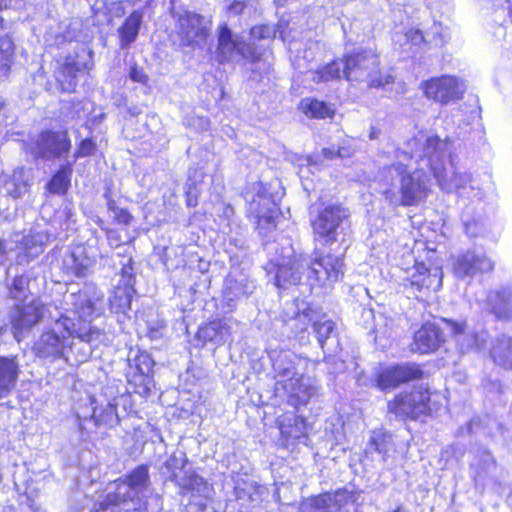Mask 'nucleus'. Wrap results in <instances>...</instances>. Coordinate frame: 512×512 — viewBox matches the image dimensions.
Listing matches in <instances>:
<instances>
[{
    "label": "nucleus",
    "mask_w": 512,
    "mask_h": 512,
    "mask_svg": "<svg viewBox=\"0 0 512 512\" xmlns=\"http://www.w3.org/2000/svg\"><path fill=\"white\" fill-rule=\"evenodd\" d=\"M394 512H407L405 509L399 507Z\"/></svg>",
    "instance_id": "64"
},
{
    "label": "nucleus",
    "mask_w": 512,
    "mask_h": 512,
    "mask_svg": "<svg viewBox=\"0 0 512 512\" xmlns=\"http://www.w3.org/2000/svg\"><path fill=\"white\" fill-rule=\"evenodd\" d=\"M82 52V56L77 55L76 60H68L62 67L58 81L64 91H74L77 85V73L89 71L93 68L92 52L89 51L86 53L84 50Z\"/></svg>",
    "instance_id": "21"
},
{
    "label": "nucleus",
    "mask_w": 512,
    "mask_h": 512,
    "mask_svg": "<svg viewBox=\"0 0 512 512\" xmlns=\"http://www.w3.org/2000/svg\"><path fill=\"white\" fill-rule=\"evenodd\" d=\"M422 371L415 364L396 365L383 369L377 377V386L381 390L396 387L402 382L421 377Z\"/></svg>",
    "instance_id": "19"
},
{
    "label": "nucleus",
    "mask_w": 512,
    "mask_h": 512,
    "mask_svg": "<svg viewBox=\"0 0 512 512\" xmlns=\"http://www.w3.org/2000/svg\"><path fill=\"white\" fill-rule=\"evenodd\" d=\"M303 161L305 162V167L304 164H301L299 168L298 174L300 178H306L307 173L310 171V169L316 167L317 165V162L314 161L313 157H306L305 159H303Z\"/></svg>",
    "instance_id": "49"
},
{
    "label": "nucleus",
    "mask_w": 512,
    "mask_h": 512,
    "mask_svg": "<svg viewBox=\"0 0 512 512\" xmlns=\"http://www.w3.org/2000/svg\"><path fill=\"white\" fill-rule=\"evenodd\" d=\"M195 121L198 123L201 130H207L209 127V120L205 117H197Z\"/></svg>",
    "instance_id": "54"
},
{
    "label": "nucleus",
    "mask_w": 512,
    "mask_h": 512,
    "mask_svg": "<svg viewBox=\"0 0 512 512\" xmlns=\"http://www.w3.org/2000/svg\"><path fill=\"white\" fill-rule=\"evenodd\" d=\"M275 373V391L287 396L288 403L294 407L306 405L316 394L314 382L304 376L306 360L290 350L273 351L270 354Z\"/></svg>",
    "instance_id": "5"
},
{
    "label": "nucleus",
    "mask_w": 512,
    "mask_h": 512,
    "mask_svg": "<svg viewBox=\"0 0 512 512\" xmlns=\"http://www.w3.org/2000/svg\"><path fill=\"white\" fill-rule=\"evenodd\" d=\"M6 250V246L2 240H0V255L4 254Z\"/></svg>",
    "instance_id": "60"
},
{
    "label": "nucleus",
    "mask_w": 512,
    "mask_h": 512,
    "mask_svg": "<svg viewBox=\"0 0 512 512\" xmlns=\"http://www.w3.org/2000/svg\"><path fill=\"white\" fill-rule=\"evenodd\" d=\"M236 326L238 322L232 318L214 320L200 327L197 336L199 340L217 345L231 343Z\"/></svg>",
    "instance_id": "18"
},
{
    "label": "nucleus",
    "mask_w": 512,
    "mask_h": 512,
    "mask_svg": "<svg viewBox=\"0 0 512 512\" xmlns=\"http://www.w3.org/2000/svg\"><path fill=\"white\" fill-rule=\"evenodd\" d=\"M129 75L134 82L138 83L144 84L148 79L147 75L137 67H131Z\"/></svg>",
    "instance_id": "50"
},
{
    "label": "nucleus",
    "mask_w": 512,
    "mask_h": 512,
    "mask_svg": "<svg viewBox=\"0 0 512 512\" xmlns=\"http://www.w3.org/2000/svg\"><path fill=\"white\" fill-rule=\"evenodd\" d=\"M1 512H14V509L11 506H6L1 510Z\"/></svg>",
    "instance_id": "61"
},
{
    "label": "nucleus",
    "mask_w": 512,
    "mask_h": 512,
    "mask_svg": "<svg viewBox=\"0 0 512 512\" xmlns=\"http://www.w3.org/2000/svg\"><path fill=\"white\" fill-rule=\"evenodd\" d=\"M276 30L273 26L263 24L259 26H254L251 28L250 35L252 39L255 40H265L272 39L276 36Z\"/></svg>",
    "instance_id": "45"
},
{
    "label": "nucleus",
    "mask_w": 512,
    "mask_h": 512,
    "mask_svg": "<svg viewBox=\"0 0 512 512\" xmlns=\"http://www.w3.org/2000/svg\"><path fill=\"white\" fill-rule=\"evenodd\" d=\"M322 156L327 160H332L337 157V149L335 148H323Z\"/></svg>",
    "instance_id": "53"
},
{
    "label": "nucleus",
    "mask_w": 512,
    "mask_h": 512,
    "mask_svg": "<svg viewBox=\"0 0 512 512\" xmlns=\"http://www.w3.org/2000/svg\"><path fill=\"white\" fill-rule=\"evenodd\" d=\"M279 429L286 439L299 440L307 433L305 419L295 415L279 420Z\"/></svg>",
    "instance_id": "34"
},
{
    "label": "nucleus",
    "mask_w": 512,
    "mask_h": 512,
    "mask_svg": "<svg viewBox=\"0 0 512 512\" xmlns=\"http://www.w3.org/2000/svg\"><path fill=\"white\" fill-rule=\"evenodd\" d=\"M19 374L17 356H0V405L6 403V399L15 389Z\"/></svg>",
    "instance_id": "23"
},
{
    "label": "nucleus",
    "mask_w": 512,
    "mask_h": 512,
    "mask_svg": "<svg viewBox=\"0 0 512 512\" xmlns=\"http://www.w3.org/2000/svg\"><path fill=\"white\" fill-rule=\"evenodd\" d=\"M451 266L455 277L472 278L479 273L490 272L494 262L480 249H469L451 257Z\"/></svg>",
    "instance_id": "13"
},
{
    "label": "nucleus",
    "mask_w": 512,
    "mask_h": 512,
    "mask_svg": "<svg viewBox=\"0 0 512 512\" xmlns=\"http://www.w3.org/2000/svg\"><path fill=\"white\" fill-rule=\"evenodd\" d=\"M243 3L241 2H235L233 3L231 6H230V10L233 11V12H236V13H239L242 11L243 9Z\"/></svg>",
    "instance_id": "56"
},
{
    "label": "nucleus",
    "mask_w": 512,
    "mask_h": 512,
    "mask_svg": "<svg viewBox=\"0 0 512 512\" xmlns=\"http://www.w3.org/2000/svg\"><path fill=\"white\" fill-rule=\"evenodd\" d=\"M131 270V268H129ZM124 287H117L110 298L111 308L116 311H124L130 308L134 289L131 282V274L128 268H123Z\"/></svg>",
    "instance_id": "29"
},
{
    "label": "nucleus",
    "mask_w": 512,
    "mask_h": 512,
    "mask_svg": "<svg viewBox=\"0 0 512 512\" xmlns=\"http://www.w3.org/2000/svg\"><path fill=\"white\" fill-rule=\"evenodd\" d=\"M187 457L184 452H174L165 462V468L170 472V478L177 483L182 479L181 473L187 474L185 466L187 464Z\"/></svg>",
    "instance_id": "39"
},
{
    "label": "nucleus",
    "mask_w": 512,
    "mask_h": 512,
    "mask_svg": "<svg viewBox=\"0 0 512 512\" xmlns=\"http://www.w3.org/2000/svg\"><path fill=\"white\" fill-rule=\"evenodd\" d=\"M72 164L62 165L51 180L47 183V189L53 194H64L70 186Z\"/></svg>",
    "instance_id": "36"
},
{
    "label": "nucleus",
    "mask_w": 512,
    "mask_h": 512,
    "mask_svg": "<svg viewBox=\"0 0 512 512\" xmlns=\"http://www.w3.org/2000/svg\"><path fill=\"white\" fill-rule=\"evenodd\" d=\"M435 35H439L438 37H433V39L429 40V42H433L435 46L442 45L443 40L440 35L441 25L434 23L433 25ZM427 36L423 35V32L419 28H408L404 33H396L393 37V41L399 45H403L406 43L411 44L412 46L419 47L420 45L428 42Z\"/></svg>",
    "instance_id": "28"
},
{
    "label": "nucleus",
    "mask_w": 512,
    "mask_h": 512,
    "mask_svg": "<svg viewBox=\"0 0 512 512\" xmlns=\"http://www.w3.org/2000/svg\"><path fill=\"white\" fill-rule=\"evenodd\" d=\"M424 151L420 146L411 150L408 141L405 149L395 151V161L383 167L379 174V192L393 206H414L426 199L430 192L429 177L424 171Z\"/></svg>",
    "instance_id": "2"
},
{
    "label": "nucleus",
    "mask_w": 512,
    "mask_h": 512,
    "mask_svg": "<svg viewBox=\"0 0 512 512\" xmlns=\"http://www.w3.org/2000/svg\"><path fill=\"white\" fill-rule=\"evenodd\" d=\"M125 3H130L129 0L126 1H117L112 3L111 11L116 17H121L125 14Z\"/></svg>",
    "instance_id": "51"
},
{
    "label": "nucleus",
    "mask_w": 512,
    "mask_h": 512,
    "mask_svg": "<svg viewBox=\"0 0 512 512\" xmlns=\"http://www.w3.org/2000/svg\"><path fill=\"white\" fill-rule=\"evenodd\" d=\"M108 209L113 213V217L119 224L129 225L132 216L125 209L118 208L113 200H108Z\"/></svg>",
    "instance_id": "46"
},
{
    "label": "nucleus",
    "mask_w": 512,
    "mask_h": 512,
    "mask_svg": "<svg viewBox=\"0 0 512 512\" xmlns=\"http://www.w3.org/2000/svg\"><path fill=\"white\" fill-rule=\"evenodd\" d=\"M92 418L97 425L113 427L118 424L117 404L108 402L105 406L93 408Z\"/></svg>",
    "instance_id": "37"
},
{
    "label": "nucleus",
    "mask_w": 512,
    "mask_h": 512,
    "mask_svg": "<svg viewBox=\"0 0 512 512\" xmlns=\"http://www.w3.org/2000/svg\"><path fill=\"white\" fill-rule=\"evenodd\" d=\"M187 204L190 207H194L197 205V196L196 194H193L192 191L187 192Z\"/></svg>",
    "instance_id": "55"
},
{
    "label": "nucleus",
    "mask_w": 512,
    "mask_h": 512,
    "mask_svg": "<svg viewBox=\"0 0 512 512\" xmlns=\"http://www.w3.org/2000/svg\"><path fill=\"white\" fill-rule=\"evenodd\" d=\"M71 141L66 131H45L31 139L26 150L35 158L53 159L68 153Z\"/></svg>",
    "instance_id": "12"
},
{
    "label": "nucleus",
    "mask_w": 512,
    "mask_h": 512,
    "mask_svg": "<svg viewBox=\"0 0 512 512\" xmlns=\"http://www.w3.org/2000/svg\"><path fill=\"white\" fill-rule=\"evenodd\" d=\"M246 199L247 211L254 218L258 228L264 230L273 228L275 218L278 216V206L269 188L262 183H256L253 185V191L246 193Z\"/></svg>",
    "instance_id": "7"
},
{
    "label": "nucleus",
    "mask_w": 512,
    "mask_h": 512,
    "mask_svg": "<svg viewBox=\"0 0 512 512\" xmlns=\"http://www.w3.org/2000/svg\"><path fill=\"white\" fill-rule=\"evenodd\" d=\"M354 152H355V149L352 147V145L349 143V141H344L337 148V157L338 158H349L354 154Z\"/></svg>",
    "instance_id": "48"
},
{
    "label": "nucleus",
    "mask_w": 512,
    "mask_h": 512,
    "mask_svg": "<svg viewBox=\"0 0 512 512\" xmlns=\"http://www.w3.org/2000/svg\"><path fill=\"white\" fill-rule=\"evenodd\" d=\"M348 211L339 205L328 206L313 221V230L321 240L332 243L344 234Z\"/></svg>",
    "instance_id": "11"
},
{
    "label": "nucleus",
    "mask_w": 512,
    "mask_h": 512,
    "mask_svg": "<svg viewBox=\"0 0 512 512\" xmlns=\"http://www.w3.org/2000/svg\"><path fill=\"white\" fill-rule=\"evenodd\" d=\"M327 494L330 496L329 507L331 512L341 509L343 506L348 504L352 499V494L346 489H341L335 491L334 493Z\"/></svg>",
    "instance_id": "44"
},
{
    "label": "nucleus",
    "mask_w": 512,
    "mask_h": 512,
    "mask_svg": "<svg viewBox=\"0 0 512 512\" xmlns=\"http://www.w3.org/2000/svg\"><path fill=\"white\" fill-rule=\"evenodd\" d=\"M178 484L185 489L196 491L200 497L199 505L203 506V511L206 510L212 488L203 477L195 473H187L182 479H179Z\"/></svg>",
    "instance_id": "30"
},
{
    "label": "nucleus",
    "mask_w": 512,
    "mask_h": 512,
    "mask_svg": "<svg viewBox=\"0 0 512 512\" xmlns=\"http://www.w3.org/2000/svg\"><path fill=\"white\" fill-rule=\"evenodd\" d=\"M379 134H380V130H379L378 128H376V127H371V129H370V134H369V138H370V139H372V140H373V139H377V138H378V136H379Z\"/></svg>",
    "instance_id": "57"
},
{
    "label": "nucleus",
    "mask_w": 512,
    "mask_h": 512,
    "mask_svg": "<svg viewBox=\"0 0 512 512\" xmlns=\"http://www.w3.org/2000/svg\"><path fill=\"white\" fill-rule=\"evenodd\" d=\"M143 16V11H133L118 29L120 47L122 49L128 48L137 39Z\"/></svg>",
    "instance_id": "27"
},
{
    "label": "nucleus",
    "mask_w": 512,
    "mask_h": 512,
    "mask_svg": "<svg viewBox=\"0 0 512 512\" xmlns=\"http://www.w3.org/2000/svg\"><path fill=\"white\" fill-rule=\"evenodd\" d=\"M33 512H45L43 511L41 508L39 507H36V508H33Z\"/></svg>",
    "instance_id": "63"
},
{
    "label": "nucleus",
    "mask_w": 512,
    "mask_h": 512,
    "mask_svg": "<svg viewBox=\"0 0 512 512\" xmlns=\"http://www.w3.org/2000/svg\"><path fill=\"white\" fill-rule=\"evenodd\" d=\"M96 151V144L91 139H84L81 141L76 153L75 157H87L93 155Z\"/></svg>",
    "instance_id": "47"
},
{
    "label": "nucleus",
    "mask_w": 512,
    "mask_h": 512,
    "mask_svg": "<svg viewBox=\"0 0 512 512\" xmlns=\"http://www.w3.org/2000/svg\"><path fill=\"white\" fill-rule=\"evenodd\" d=\"M420 89L427 99L447 105L462 98L466 85L456 76L442 75L422 81Z\"/></svg>",
    "instance_id": "8"
},
{
    "label": "nucleus",
    "mask_w": 512,
    "mask_h": 512,
    "mask_svg": "<svg viewBox=\"0 0 512 512\" xmlns=\"http://www.w3.org/2000/svg\"><path fill=\"white\" fill-rule=\"evenodd\" d=\"M49 239L45 231H33L22 237L20 249L28 259H33L44 251V246Z\"/></svg>",
    "instance_id": "31"
},
{
    "label": "nucleus",
    "mask_w": 512,
    "mask_h": 512,
    "mask_svg": "<svg viewBox=\"0 0 512 512\" xmlns=\"http://www.w3.org/2000/svg\"><path fill=\"white\" fill-rule=\"evenodd\" d=\"M343 76L349 82L365 83L370 88H385L394 82V76L380 70L378 55L373 50L349 54L344 59Z\"/></svg>",
    "instance_id": "6"
},
{
    "label": "nucleus",
    "mask_w": 512,
    "mask_h": 512,
    "mask_svg": "<svg viewBox=\"0 0 512 512\" xmlns=\"http://www.w3.org/2000/svg\"><path fill=\"white\" fill-rule=\"evenodd\" d=\"M484 308L499 319L512 320V284L490 291Z\"/></svg>",
    "instance_id": "22"
},
{
    "label": "nucleus",
    "mask_w": 512,
    "mask_h": 512,
    "mask_svg": "<svg viewBox=\"0 0 512 512\" xmlns=\"http://www.w3.org/2000/svg\"><path fill=\"white\" fill-rule=\"evenodd\" d=\"M294 65H295L298 69H301V68H302L301 63H300L298 60H295Z\"/></svg>",
    "instance_id": "62"
},
{
    "label": "nucleus",
    "mask_w": 512,
    "mask_h": 512,
    "mask_svg": "<svg viewBox=\"0 0 512 512\" xmlns=\"http://www.w3.org/2000/svg\"><path fill=\"white\" fill-rule=\"evenodd\" d=\"M313 330L320 346L323 347L325 340L329 338L334 330V323L331 320L313 321Z\"/></svg>",
    "instance_id": "43"
},
{
    "label": "nucleus",
    "mask_w": 512,
    "mask_h": 512,
    "mask_svg": "<svg viewBox=\"0 0 512 512\" xmlns=\"http://www.w3.org/2000/svg\"><path fill=\"white\" fill-rule=\"evenodd\" d=\"M306 320H308L309 322H311V318L309 317V314L306 313V312H303V314H299L298 317H297V321L299 322H305Z\"/></svg>",
    "instance_id": "59"
},
{
    "label": "nucleus",
    "mask_w": 512,
    "mask_h": 512,
    "mask_svg": "<svg viewBox=\"0 0 512 512\" xmlns=\"http://www.w3.org/2000/svg\"><path fill=\"white\" fill-rule=\"evenodd\" d=\"M104 294L93 284L85 286L77 293L64 296L61 311L56 307L51 311L39 299H33L26 305L17 304L11 316L13 335L20 342L28 332L46 315L52 320L35 340L34 355L48 363L63 360L76 365L86 362L92 348H96L104 339V333L91 321L103 312Z\"/></svg>",
    "instance_id": "1"
},
{
    "label": "nucleus",
    "mask_w": 512,
    "mask_h": 512,
    "mask_svg": "<svg viewBox=\"0 0 512 512\" xmlns=\"http://www.w3.org/2000/svg\"><path fill=\"white\" fill-rule=\"evenodd\" d=\"M443 273L439 266L429 265L415 259L414 267L408 272L407 284L420 294L436 292L442 287Z\"/></svg>",
    "instance_id": "16"
},
{
    "label": "nucleus",
    "mask_w": 512,
    "mask_h": 512,
    "mask_svg": "<svg viewBox=\"0 0 512 512\" xmlns=\"http://www.w3.org/2000/svg\"><path fill=\"white\" fill-rule=\"evenodd\" d=\"M392 447V437L382 431H373L369 440V449L383 455V459L387 456Z\"/></svg>",
    "instance_id": "41"
},
{
    "label": "nucleus",
    "mask_w": 512,
    "mask_h": 512,
    "mask_svg": "<svg viewBox=\"0 0 512 512\" xmlns=\"http://www.w3.org/2000/svg\"><path fill=\"white\" fill-rule=\"evenodd\" d=\"M128 376L132 378L135 384L139 383L143 386V392L149 391L151 382L150 376L154 362L149 354L138 351L133 358H129Z\"/></svg>",
    "instance_id": "25"
},
{
    "label": "nucleus",
    "mask_w": 512,
    "mask_h": 512,
    "mask_svg": "<svg viewBox=\"0 0 512 512\" xmlns=\"http://www.w3.org/2000/svg\"><path fill=\"white\" fill-rule=\"evenodd\" d=\"M30 276L20 275L15 277L12 286L10 287V295L12 298L18 301H26L30 294Z\"/></svg>",
    "instance_id": "42"
},
{
    "label": "nucleus",
    "mask_w": 512,
    "mask_h": 512,
    "mask_svg": "<svg viewBox=\"0 0 512 512\" xmlns=\"http://www.w3.org/2000/svg\"><path fill=\"white\" fill-rule=\"evenodd\" d=\"M420 146L424 151H427L425 154L427 157L426 164L429 165V169L443 190L448 192L457 191L464 195L465 190L469 187L473 191L477 190L475 197H481L479 189L473 184L471 175L466 172H459L456 168L450 156L451 145L447 140L425 134H419L408 140V147L411 150ZM422 160L425 161L424 158Z\"/></svg>",
    "instance_id": "4"
},
{
    "label": "nucleus",
    "mask_w": 512,
    "mask_h": 512,
    "mask_svg": "<svg viewBox=\"0 0 512 512\" xmlns=\"http://www.w3.org/2000/svg\"><path fill=\"white\" fill-rule=\"evenodd\" d=\"M95 264V256L87 247L78 245L66 253L62 260V271L67 276L85 277Z\"/></svg>",
    "instance_id": "17"
},
{
    "label": "nucleus",
    "mask_w": 512,
    "mask_h": 512,
    "mask_svg": "<svg viewBox=\"0 0 512 512\" xmlns=\"http://www.w3.org/2000/svg\"><path fill=\"white\" fill-rule=\"evenodd\" d=\"M491 357L495 364L512 369V338L501 336L491 349Z\"/></svg>",
    "instance_id": "32"
},
{
    "label": "nucleus",
    "mask_w": 512,
    "mask_h": 512,
    "mask_svg": "<svg viewBox=\"0 0 512 512\" xmlns=\"http://www.w3.org/2000/svg\"><path fill=\"white\" fill-rule=\"evenodd\" d=\"M441 324L461 353L478 350L486 342V332L471 327L467 321L442 318Z\"/></svg>",
    "instance_id": "14"
},
{
    "label": "nucleus",
    "mask_w": 512,
    "mask_h": 512,
    "mask_svg": "<svg viewBox=\"0 0 512 512\" xmlns=\"http://www.w3.org/2000/svg\"><path fill=\"white\" fill-rule=\"evenodd\" d=\"M14 55V43L8 36L0 38V78L8 76Z\"/></svg>",
    "instance_id": "38"
},
{
    "label": "nucleus",
    "mask_w": 512,
    "mask_h": 512,
    "mask_svg": "<svg viewBox=\"0 0 512 512\" xmlns=\"http://www.w3.org/2000/svg\"><path fill=\"white\" fill-rule=\"evenodd\" d=\"M389 411L399 416L416 419L432 411L429 392L422 387L398 395L388 404Z\"/></svg>",
    "instance_id": "15"
},
{
    "label": "nucleus",
    "mask_w": 512,
    "mask_h": 512,
    "mask_svg": "<svg viewBox=\"0 0 512 512\" xmlns=\"http://www.w3.org/2000/svg\"><path fill=\"white\" fill-rule=\"evenodd\" d=\"M217 57L220 62H230L245 59L251 62L258 61L260 54L256 52L251 43L240 41L227 24L218 29Z\"/></svg>",
    "instance_id": "10"
},
{
    "label": "nucleus",
    "mask_w": 512,
    "mask_h": 512,
    "mask_svg": "<svg viewBox=\"0 0 512 512\" xmlns=\"http://www.w3.org/2000/svg\"><path fill=\"white\" fill-rule=\"evenodd\" d=\"M444 332L446 331L443 329V325L424 324L414 335L412 350L421 354L435 351L445 341Z\"/></svg>",
    "instance_id": "20"
},
{
    "label": "nucleus",
    "mask_w": 512,
    "mask_h": 512,
    "mask_svg": "<svg viewBox=\"0 0 512 512\" xmlns=\"http://www.w3.org/2000/svg\"><path fill=\"white\" fill-rule=\"evenodd\" d=\"M344 65V59L334 60L318 70L311 71V79L315 83H326L329 81L339 80L343 76Z\"/></svg>",
    "instance_id": "35"
},
{
    "label": "nucleus",
    "mask_w": 512,
    "mask_h": 512,
    "mask_svg": "<svg viewBox=\"0 0 512 512\" xmlns=\"http://www.w3.org/2000/svg\"><path fill=\"white\" fill-rule=\"evenodd\" d=\"M300 108L309 118H332L335 114V108L333 105L312 98L302 99L300 102Z\"/></svg>",
    "instance_id": "33"
},
{
    "label": "nucleus",
    "mask_w": 512,
    "mask_h": 512,
    "mask_svg": "<svg viewBox=\"0 0 512 512\" xmlns=\"http://www.w3.org/2000/svg\"><path fill=\"white\" fill-rule=\"evenodd\" d=\"M254 289V282L245 276H240L239 278L229 276L225 281L222 295V301L227 306V312H231L235 307L236 301L252 294Z\"/></svg>",
    "instance_id": "24"
},
{
    "label": "nucleus",
    "mask_w": 512,
    "mask_h": 512,
    "mask_svg": "<svg viewBox=\"0 0 512 512\" xmlns=\"http://www.w3.org/2000/svg\"><path fill=\"white\" fill-rule=\"evenodd\" d=\"M211 27L210 18L185 11L177 18L176 31L182 45L202 48L210 36Z\"/></svg>",
    "instance_id": "9"
},
{
    "label": "nucleus",
    "mask_w": 512,
    "mask_h": 512,
    "mask_svg": "<svg viewBox=\"0 0 512 512\" xmlns=\"http://www.w3.org/2000/svg\"><path fill=\"white\" fill-rule=\"evenodd\" d=\"M107 239L111 247H117L121 243V238L116 230H108Z\"/></svg>",
    "instance_id": "52"
},
{
    "label": "nucleus",
    "mask_w": 512,
    "mask_h": 512,
    "mask_svg": "<svg viewBox=\"0 0 512 512\" xmlns=\"http://www.w3.org/2000/svg\"><path fill=\"white\" fill-rule=\"evenodd\" d=\"M33 181L32 171L23 167L17 168L12 175L5 179L3 184L4 194L13 200L25 196Z\"/></svg>",
    "instance_id": "26"
},
{
    "label": "nucleus",
    "mask_w": 512,
    "mask_h": 512,
    "mask_svg": "<svg viewBox=\"0 0 512 512\" xmlns=\"http://www.w3.org/2000/svg\"><path fill=\"white\" fill-rule=\"evenodd\" d=\"M276 266L275 284L278 288H288L298 284L304 267L307 268L310 285L325 289L331 288L343 275V260L331 254L316 253L308 260L301 255L288 253Z\"/></svg>",
    "instance_id": "3"
},
{
    "label": "nucleus",
    "mask_w": 512,
    "mask_h": 512,
    "mask_svg": "<svg viewBox=\"0 0 512 512\" xmlns=\"http://www.w3.org/2000/svg\"><path fill=\"white\" fill-rule=\"evenodd\" d=\"M330 496L327 493L304 499L300 504L301 512H331Z\"/></svg>",
    "instance_id": "40"
},
{
    "label": "nucleus",
    "mask_w": 512,
    "mask_h": 512,
    "mask_svg": "<svg viewBox=\"0 0 512 512\" xmlns=\"http://www.w3.org/2000/svg\"><path fill=\"white\" fill-rule=\"evenodd\" d=\"M195 505H198L200 507L201 512H207V509L205 511H203V506L199 505V500L194 496V501L190 502V504H189L190 512H193V507ZM194 512H197V511H194Z\"/></svg>",
    "instance_id": "58"
}]
</instances>
